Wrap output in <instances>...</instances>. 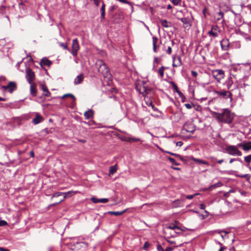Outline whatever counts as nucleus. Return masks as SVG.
<instances>
[{"label":"nucleus","instance_id":"f257e3e1","mask_svg":"<svg viewBox=\"0 0 251 251\" xmlns=\"http://www.w3.org/2000/svg\"><path fill=\"white\" fill-rule=\"evenodd\" d=\"M211 114L219 122L231 124L234 118V115L227 108L224 109L221 113L212 112Z\"/></svg>","mask_w":251,"mask_h":251},{"label":"nucleus","instance_id":"f03ea898","mask_svg":"<svg viewBox=\"0 0 251 251\" xmlns=\"http://www.w3.org/2000/svg\"><path fill=\"white\" fill-rule=\"evenodd\" d=\"M136 89L143 96L151 93V90L148 87L147 83L144 81L138 82L136 84Z\"/></svg>","mask_w":251,"mask_h":251},{"label":"nucleus","instance_id":"7ed1b4c3","mask_svg":"<svg viewBox=\"0 0 251 251\" xmlns=\"http://www.w3.org/2000/svg\"><path fill=\"white\" fill-rule=\"evenodd\" d=\"M99 66L98 72L100 73L104 77H109L111 76L109 69L106 64L102 60H99L98 62Z\"/></svg>","mask_w":251,"mask_h":251},{"label":"nucleus","instance_id":"20e7f679","mask_svg":"<svg viewBox=\"0 0 251 251\" xmlns=\"http://www.w3.org/2000/svg\"><path fill=\"white\" fill-rule=\"evenodd\" d=\"M213 92L217 94V98L223 99L225 100L230 98L231 101L232 100V94L229 91H226L225 90H222L221 91L214 90Z\"/></svg>","mask_w":251,"mask_h":251},{"label":"nucleus","instance_id":"39448f33","mask_svg":"<svg viewBox=\"0 0 251 251\" xmlns=\"http://www.w3.org/2000/svg\"><path fill=\"white\" fill-rule=\"evenodd\" d=\"M226 152L231 155L240 156L242 153L239 151L236 146L229 145L227 146L226 149Z\"/></svg>","mask_w":251,"mask_h":251},{"label":"nucleus","instance_id":"423d86ee","mask_svg":"<svg viewBox=\"0 0 251 251\" xmlns=\"http://www.w3.org/2000/svg\"><path fill=\"white\" fill-rule=\"evenodd\" d=\"M212 73L213 76L219 82L221 81V80L224 78L225 76L224 71L222 70H215L213 71Z\"/></svg>","mask_w":251,"mask_h":251},{"label":"nucleus","instance_id":"0eeeda50","mask_svg":"<svg viewBox=\"0 0 251 251\" xmlns=\"http://www.w3.org/2000/svg\"><path fill=\"white\" fill-rule=\"evenodd\" d=\"M79 49L78 41L76 38L73 40L72 46L71 53L74 56H75L77 54V51Z\"/></svg>","mask_w":251,"mask_h":251},{"label":"nucleus","instance_id":"6e6552de","mask_svg":"<svg viewBox=\"0 0 251 251\" xmlns=\"http://www.w3.org/2000/svg\"><path fill=\"white\" fill-rule=\"evenodd\" d=\"M26 78L29 84L33 83V81L35 79V74L29 68L26 69Z\"/></svg>","mask_w":251,"mask_h":251},{"label":"nucleus","instance_id":"1a4fd4ad","mask_svg":"<svg viewBox=\"0 0 251 251\" xmlns=\"http://www.w3.org/2000/svg\"><path fill=\"white\" fill-rule=\"evenodd\" d=\"M2 88L5 91H8L10 93L16 90L17 85L15 82L10 81L6 86H3Z\"/></svg>","mask_w":251,"mask_h":251},{"label":"nucleus","instance_id":"9d476101","mask_svg":"<svg viewBox=\"0 0 251 251\" xmlns=\"http://www.w3.org/2000/svg\"><path fill=\"white\" fill-rule=\"evenodd\" d=\"M220 33L219 27L217 25H213L211 27V29L208 31V34L211 37H215L219 35Z\"/></svg>","mask_w":251,"mask_h":251},{"label":"nucleus","instance_id":"9b49d317","mask_svg":"<svg viewBox=\"0 0 251 251\" xmlns=\"http://www.w3.org/2000/svg\"><path fill=\"white\" fill-rule=\"evenodd\" d=\"M151 93L150 95L144 96V100L147 105L151 106L152 109L154 111H156L157 109L154 107V105L153 104V99L151 98Z\"/></svg>","mask_w":251,"mask_h":251},{"label":"nucleus","instance_id":"f8f14e48","mask_svg":"<svg viewBox=\"0 0 251 251\" xmlns=\"http://www.w3.org/2000/svg\"><path fill=\"white\" fill-rule=\"evenodd\" d=\"M183 130L193 133L195 131V127L193 124H185L183 126Z\"/></svg>","mask_w":251,"mask_h":251},{"label":"nucleus","instance_id":"ddd939ff","mask_svg":"<svg viewBox=\"0 0 251 251\" xmlns=\"http://www.w3.org/2000/svg\"><path fill=\"white\" fill-rule=\"evenodd\" d=\"M182 64L181 63V60L180 56H176V57H173V67H179Z\"/></svg>","mask_w":251,"mask_h":251},{"label":"nucleus","instance_id":"4468645a","mask_svg":"<svg viewBox=\"0 0 251 251\" xmlns=\"http://www.w3.org/2000/svg\"><path fill=\"white\" fill-rule=\"evenodd\" d=\"M84 79V74H81L75 79L74 80V84L75 85H78L81 83Z\"/></svg>","mask_w":251,"mask_h":251},{"label":"nucleus","instance_id":"2eb2a0df","mask_svg":"<svg viewBox=\"0 0 251 251\" xmlns=\"http://www.w3.org/2000/svg\"><path fill=\"white\" fill-rule=\"evenodd\" d=\"M239 147H242L244 151H248L251 150V142H249L246 144H239L238 145Z\"/></svg>","mask_w":251,"mask_h":251},{"label":"nucleus","instance_id":"dca6fc26","mask_svg":"<svg viewBox=\"0 0 251 251\" xmlns=\"http://www.w3.org/2000/svg\"><path fill=\"white\" fill-rule=\"evenodd\" d=\"M180 21L183 23L184 27L187 28L191 26L190 24L189 19L187 18H182L180 19Z\"/></svg>","mask_w":251,"mask_h":251},{"label":"nucleus","instance_id":"f3484780","mask_svg":"<svg viewBox=\"0 0 251 251\" xmlns=\"http://www.w3.org/2000/svg\"><path fill=\"white\" fill-rule=\"evenodd\" d=\"M226 88L228 90H229L232 84H233V81L232 80V78L231 76L229 77L227 79L226 81Z\"/></svg>","mask_w":251,"mask_h":251},{"label":"nucleus","instance_id":"a211bd4d","mask_svg":"<svg viewBox=\"0 0 251 251\" xmlns=\"http://www.w3.org/2000/svg\"><path fill=\"white\" fill-rule=\"evenodd\" d=\"M30 84V91L31 94L33 96H35L36 95V85L34 83H31Z\"/></svg>","mask_w":251,"mask_h":251},{"label":"nucleus","instance_id":"6ab92c4d","mask_svg":"<svg viewBox=\"0 0 251 251\" xmlns=\"http://www.w3.org/2000/svg\"><path fill=\"white\" fill-rule=\"evenodd\" d=\"M41 63L43 65L49 67L51 65L52 62L48 59L44 58L41 60Z\"/></svg>","mask_w":251,"mask_h":251},{"label":"nucleus","instance_id":"aec40b11","mask_svg":"<svg viewBox=\"0 0 251 251\" xmlns=\"http://www.w3.org/2000/svg\"><path fill=\"white\" fill-rule=\"evenodd\" d=\"M84 116L86 119H89L93 117V112L92 110H89L84 113Z\"/></svg>","mask_w":251,"mask_h":251},{"label":"nucleus","instance_id":"412c9836","mask_svg":"<svg viewBox=\"0 0 251 251\" xmlns=\"http://www.w3.org/2000/svg\"><path fill=\"white\" fill-rule=\"evenodd\" d=\"M42 120V117L37 114L36 117L32 120V123L35 125H37L41 122Z\"/></svg>","mask_w":251,"mask_h":251},{"label":"nucleus","instance_id":"4be33fe9","mask_svg":"<svg viewBox=\"0 0 251 251\" xmlns=\"http://www.w3.org/2000/svg\"><path fill=\"white\" fill-rule=\"evenodd\" d=\"M224 17V13L221 11H220L219 12L216 13L215 15L214 18L215 20L217 21H220Z\"/></svg>","mask_w":251,"mask_h":251},{"label":"nucleus","instance_id":"5701e85b","mask_svg":"<svg viewBox=\"0 0 251 251\" xmlns=\"http://www.w3.org/2000/svg\"><path fill=\"white\" fill-rule=\"evenodd\" d=\"M158 38L155 37L153 36L152 37V44H153V50L154 52H156V49H157V43L158 42Z\"/></svg>","mask_w":251,"mask_h":251},{"label":"nucleus","instance_id":"b1692460","mask_svg":"<svg viewBox=\"0 0 251 251\" xmlns=\"http://www.w3.org/2000/svg\"><path fill=\"white\" fill-rule=\"evenodd\" d=\"M117 170V165L110 167L109 170V176H111L116 172Z\"/></svg>","mask_w":251,"mask_h":251},{"label":"nucleus","instance_id":"393cba45","mask_svg":"<svg viewBox=\"0 0 251 251\" xmlns=\"http://www.w3.org/2000/svg\"><path fill=\"white\" fill-rule=\"evenodd\" d=\"M222 185H223L221 181H219L218 182L211 185L208 188V190H210V191L212 190L213 189H214L215 188L222 186Z\"/></svg>","mask_w":251,"mask_h":251},{"label":"nucleus","instance_id":"a878e982","mask_svg":"<svg viewBox=\"0 0 251 251\" xmlns=\"http://www.w3.org/2000/svg\"><path fill=\"white\" fill-rule=\"evenodd\" d=\"M127 209H125L122 211L119 212V211H110L109 212V213L111 215H113L116 216L121 215L125 213Z\"/></svg>","mask_w":251,"mask_h":251},{"label":"nucleus","instance_id":"bb28decb","mask_svg":"<svg viewBox=\"0 0 251 251\" xmlns=\"http://www.w3.org/2000/svg\"><path fill=\"white\" fill-rule=\"evenodd\" d=\"M193 160L194 162L198 163L209 165V163L207 161H205L201 160V159L193 158Z\"/></svg>","mask_w":251,"mask_h":251},{"label":"nucleus","instance_id":"cd10ccee","mask_svg":"<svg viewBox=\"0 0 251 251\" xmlns=\"http://www.w3.org/2000/svg\"><path fill=\"white\" fill-rule=\"evenodd\" d=\"M75 248H78V247H84L86 248L87 247V244L85 242H76L75 245Z\"/></svg>","mask_w":251,"mask_h":251},{"label":"nucleus","instance_id":"c85d7f7f","mask_svg":"<svg viewBox=\"0 0 251 251\" xmlns=\"http://www.w3.org/2000/svg\"><path fill=\"white\" fill-rule=\"evenodd\" d=\"M165 70V67L164 66L161 67L158 70V73L160 75V76L161 78L164 76V71Z\"/></svg>","mask_w":251,"mask_h":251},{"label":"nucleus","instance_id":"c756f323","mask_svg":"<svg viewBox=\"0 0 251 251\" xmlns=\"http://www.w3.org/2000/svg\"><path fill=\"white\" fill-rule=\"evenodd\" d=\"M161 23V25L165 27H168L170 26L166 20H162Z\"/></svg>","mask_w":251,"mask_h":251},{"label":"nucleus","instance_id":"7c9ffc66","mask_svg":"<svg viewBox=\"0 0 251 251\" xmlns=\"http://www.w3.org/2000/svg\"><path fill=\"white\" fill-rule=\"evenodd\" d=\"M172 86L174 90L179 95L181 94V92L178 90L177 86L175 84V83H172Z\"/></svg>","mask_w":251,"mask_h":251},{"label":"nucleus","instance_id":"2f4dec72","mask_svg":"<svg viewBox=\"0 0 251 251\" xmlns=\"http://www.w3.org/2000/svg\"><path fill=\"white\" fill-rule=\"evenodd\" d=\"M67 97H69L72 98L73 99L74 101L75 100V96L72 94H67L64 95L62 96V98L64 99L65 98H66Z\"/></svg>","mask_w":251,"mask_h":251},{"label":"nucleus","instance_id":"473e14b6","mask_svg":"<svg viewBox=\"0 0 251 251\" xmlns=\"http://www.w3.org/2000/svg\"><path fill=\"white\" fill-rule=\"evenodd\" d=\"M167 227L169 229H174V230H175L176 229H179V227L177 226H175V225H174L173 224H170Z\"/></svg>","mask_w":251,"mask_h":251},{"label":"nucleus","instance_id":"72a5a7b5","mask_svg":"<svg viewBox=\"0 0 251 251\" xmlns=\"http://www.w3.org/2000/svg\"><path fill=\"white\" fill-rule=\"evenodd\" d=\"M168 159L172 163V164L175 165H178V164L176 162V161L175 160V159H174L171 157H169L168 158Z\"/></svg>","mask_w":251,"mask_h":251},{"label":"nucleus","instance_id":"f704fd0d","mask_svg":"<svg viewBox=\"0 0 251 251\" xmlns=\"http://www.w3.org/2000/svg\"><path fill=\"white\" fill-rule=\"evenodd\" d=\"M245 161L248 163H250L251 161V154H250L244 158Z\"/></svg>","mask_w":251,"mask_h":251},{"label":"nucleus","instance_id":"c9c22d12","mask_svg":"<svg viewBox=\"0 0 251 251\" xmlns=\"http://www.w3.org/2000/svg\"><path fill=\"white\" fill-rule=\"evenodd\" d=\"M181 0H172V2L175 5H178L180 4Z\"/></svg>","mask_w":251,"mask_h":251},{"label":"nucleus","instance_id":"e433bc0d","mask_svg":"<svg viewBox=\"0 0 251 251\" xmlns=\"http://www.w3.org/2000/svg\"><path fill=\"white\" fill-rule=\"evenodd\" d=\"M184 106L186 107V108H187V109H191L193 107H194V105L193 104V103H185L184 104Z\"/></svg>","mask_w":251,"mask_h":251},{"label":"nucleus","instance_id":"4c0bfd02","mask_svg":"<svg viewBox=\"0 0 251 251\" xmlns=\"http://www.w3.org/2000/svg\"><path fill=\"white\" fill-rule=\"evenodd\" d=\"M91 200V201L95 203L100 202V199H97L95 197L92 198Z\"/></svg>","mask_w":251,"mask_h":251},{"label":"nucleus","instance_id":"58836bf2","mask_svg":"<svg viewBox=\"0 0 251 251\" xmlns=\"http://www.w3.org/2000/svg\"><path fill=\"white\" fill-rule=\"evenodd\" d=\"M240 161L241 162H242L241 159L239 158H231L230 159V160H229V163H232L233 161Z\"/></svg>","mask_w":251,"mask_h":251},{"label":"nucleus","instance_id":"ea45409f","mask_svg":"<svg viewBox=\"0 0 251 251\" xmlns=\"http://www.w3.org/2000/svg\"><path fill=\"white\" fill-rule=\"evenodd\" d=\"M63 194L61 192H57V193H54L52 196V198H55V197H58L60 196H61Z\"/></svg>","mask_w":251,"mask_h":251},{"label":"nucleus","instance_id":"a19ab883","mask_svg":"<svg viewBox=\"0 0 251 251\" xmlns=\"http://www.w3.org/2000/svg\"><path fill=\"white\" fill-rule=\"evenodd\" d=\"M166 52L167 54H171L172 53V47L170 46H168Z\"/></svg>","mask_w":251,"mask_h":251},{"label":"nucleus","instance_id":"79ce46f5","mask_svg":"<svg viewBox=\"0 0 251 251\" xmlns=\"http://www.w3.org/2000/svg\"><path fill=\"white\" fill-rule=\"evenodd\" d=\"M117 0L121 2L124 3L128 4L129 5H131V6L132 7L131 3L129 1H127V0Z\"/></svg>","mask_w":251,"mask_h":251},{"label":"nucleus","instance_id":"37998d69","mask_svg":"<svg viewBox=\"0 0 251 251\" xmlns=\"http://www.w3.org/2000/svg\"><path fill=\"white\" fill-rule=\"evenodd\" d=\"M60 45L62 47H63V48L65 50H69V49L68 47V46L66 44H64V43H61L60 44Z\"/></svg>","mask_w":251,"mask_h":251},{"label":"nucleus","instance_id":"c03bdc74","mask_svg":"<svg viewBox=\"0 0 251 251\" xmlns=\"http://www.w3.org/2000/svg\"><path fill=\"white\" fill-rule=\"evenodd\" d=\"M150 246V243H149L148 242H146L144 243V245L143 246V249L145 250H146L147 248H148Z\"/></svg>","mask_w":251,"mask_h":251},{"label":"nucleus","instance_id":"a18cd8bd","mask_svg":"<svg viewBox=\"0 0 251 251\" xmlns=\"http://www.w3.org/2000/svg\"><path fill=\"white\" fill-rule=\"evenodd\" d=\"M166 152H167L168 153H169V154H170L172 155H174V156H176L177 157H179V158H181V156L179 154H176V153H173V152H170V151H166Z\"/></svg>","mask_w":251,"mask_h":251},{"label":"nucleus","instance_id":"49530a36","mask_svg":"<svg viewBox=\"0 0 251 251\" xmlns=\"http://www.w3.org/2000/svg\"><path fill=\"white\" fill-rule=\"evenodd\" d=\"M197 195H198V194H195L194 195H187L186 196V198L187 199L191 200L195 196H196Z\"/></svg>","mask_w":251,"mask_h":251},{"label":"nucleus","instance_id":"de8ad7c7","mask_svg":"<svg viewBox=\"0 0 251 251\" xmlns=\"http://www.w3.org/2000/svg\"><path fill=\"white\" fill-rule=\"evenodd\" d=\"M101 15H100V20L101 21L103 20L105 18V11H100Z\"/></svg>","mask_w":251,"mask_h":251},{"label":"nucleus","instance_id":"09e8293b","mask_svg":"<svg viewBox=\"0 0 251 251\" xmlns=\"http://www.w3.org/2000/svg\"><path fill=\"white\" fill-rule=\"evenodd\" d=\"M128 141H133V142H138V141H140V139L139 138H129Z\"/></svg>","mask_w":251,"mask_h":251},{"label":"nucleus","instance_id":"8fccbe9b","mask_svg":"<svg viewBox=\"0 0 251 251\" xmlns=\"http://www.w3.org/2000/svg\"><path fill=\"white\" fill-rule=\"evenodd\" d=\"M100 202L106 203L108 201V199L106 198L100 199Z\"/></svg>","mask_w":251,"mask_h":251},{"label":"nucleus","instance_id":"3c124183","mask_svg":"<svg viewBox=\"0 0 251 251\" xmlns=\"http://www.w3.org/2000/svg\"><path fill=\"white\" fill-rule=\"evenodd\" d=\"M245 8L248 10L250 14H251V4H249L245 6Z\"/></svg>","mask_w":251,"mask_h":251},{"label":"nucleus","instance_id":"603ef678","mask_svg":"<svg viewBox=\"0 0 251 251\" xmlns=\"http://www.w3.org/2000/svg\"><path fill=\"white\" fill-rule=\"evenodd\" d=\"M7 225V222L3 220L0 221V226H3Z\"/></svg>","mask_w":251,"mask_h":251},{"label":"nucleus","instance_id":"864d4df0","mask_svg":"<svg viewBox=\"0 0 251 251\" xmlns=\"http://www.w3.org/2000/svg\"><path fill=\"white\" fill-rule=\"evenodd\" d=\"M105 4L103 2H102L100 11H105Z\"/></svg>","mask_w":251,"mask_h":251},{"label":"nucleus","instance_id":"5fc2aeb1","mask_svg":"<svg viewBox=\"0 0 251 251\" xmlns=\"http://www.w3.org/2000/svg\"><path fill=\"white\" fill-rule=\"evenodd\" d=\"M191 75L193 76L196 77L197 75H198V73L196 72V71H191Z\"/></svg>","mask_w":251,"mask_h":251},{"label":"nucleus","instance_id":"6e6d98bb","mask_svg":"<svg viewBox=\"0 0 251 251\" xmlns=\"http://www.w3.org/2000/svg\"><path fill=\"white\" fill-rule=\"evenodd\" d=\"M237 176L241 177V178H244V177H248V174L245 175H236Z\"/></svg>","mask_w":251,"mask_h":251},{"label":"nucleus","instance_id":"4d7b16f0","mask_svg":"<svg viewBox=\"0 0 251 251\" xmlns=\"http://www.w3.org/2000/svg\"><path fill=\"white\" fill-rule=\"evenodd\" d=\"M157 249L158 251H164L163 248L161 247L160 245H158Z\"/></svg>","mask_w":251,"mask_h":251},{"label":"nucleus","instance_id":"13d9d810","mask_svg":"<svg viewBox=\"0 0 251 251\" xmlns=\"http://www.w3.org/2000/svg\"><path fill=\"white\" fill-rule=\"evenodd\" d=\"M44 95L45 97H50V93L49 91V90H48L47 91H46V92H45Z\"/></svg>","mask_w":251,"mask_h":251},{"label":"nucleus","instance_id":"bf43d9fd","mask_svg":"<svg viewBox=\"0 0 251 251\" xmlns=\"http://www.w3.org/2000/svg\"><path fill=\"white\" fill-rule=\"evenodd\" d=\"M66 197V195H65V196H64V197H63V198L62 199L60 200L58 202H56V203H54V204H53L52 205H55V204H58V203H60L61 202H62V201L64 200V199H65Z\"/></svg>","mask_w":251,"mask_h":251},{"label":"nucleus","instance_id":"052dcab7","mask_svg":"<svg viewBox=\"0 0 251 251\" xmlns=\"http://www.w3.org/2000/svg\"><path fill=\"white\" fill-rule=\"evenodd\" d=\"M182 144L183 143L181 141H178L176 143V146L178 147H181Z\"/></svg>","mask_w":251,"mask_h":251},{"label":"nucleus","instance_id":"680f3d73","mask_svg":"<svg viewBox=\"0 0 251 251\" xmlns=\"http://www.w3.org/2000/svg\"><path fill=\"white\" fill-rule=\"evenodd\" d=\"M42 90L44 92H46V91H47L48 90L47 87L46 86L42 85Z\"/></svg>","mask_w":251,"mask_h":251},{"label":"nucleus","instance_id":"e2e57ef3","mask_svg":"<svg viewBox=\"0 0 251 251\" xmlns=\"http://www.w3.org/2000/svg\"><path fill=\"white\" fill-rule=\"evenodd\" d=\"M200 207L201 209H204L205 208V205L203 203H201L200 205Z\"/></svg>","mask_w":251,"mask_h":251},{"label":"nucleus","instance_id":"0e129e2a","mask_svg":"<svg viewBox=\"0 0 251 251\" xmlns=\"http://www.w3.org/2000/svg\"><path fill=\"white\" fill-rule=\"evenodd\" d=\"M226 42H227V41H226V40H223L222 41V42H221V46H222V48L223 49L224 48V47H223V46H224V45H223V44H224V43H226Z\"/></svg>","mask_w":251,"mask_h":251},{"label":"nucleus","instance_id":"69168bd1","mask_svg":"<svg viewBox=\"0 0 251 251\" xmlns=\"http://www.w3.org/2000/svg\"><path fill=\"white\" fill-rule=\"evenodd\" d=\"M94 3L97 6H99V4H100V0H96V1H93Z\"/></svg>","mask_w":251,"mask_h":251},{"label":"nucleus","instance_id":"338daca9","mask_svg":"<svg viewBox=\"0 0 251 251\" xmlns=\"http://www.w3.org/2000/svg\"><path fill=\"white\" fill-rule=\"evenodd\" d=\"M0 251H10L8 249L0 247Z\"/></svg>","mask_w":251,"mask_h":251},{"label":"nucleus","instance_id":"774afa93","mask_svg":"<svg viewBox=\"0 0 251 251\" xmlns=\"http://www.w3.org/2000/svg\"><path fill=\"white\" fill-rule=\"evenodd\" d=\"M173 249L171 247H167L164 251H171Z\"/></svg>","mask_w":251,"mask_h":251}]
</instances>
